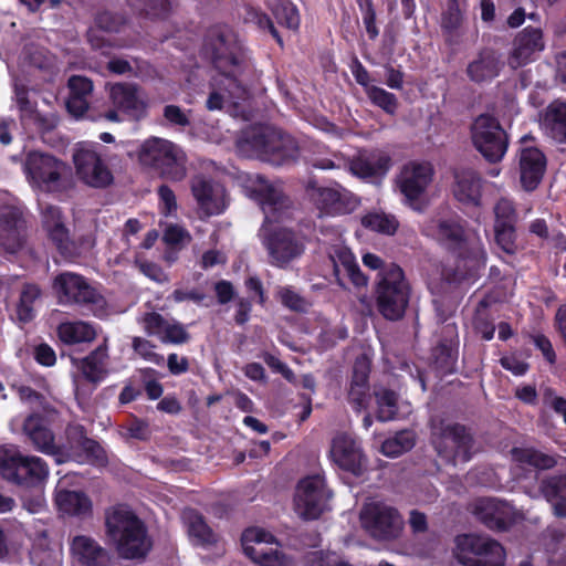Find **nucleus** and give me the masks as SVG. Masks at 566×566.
Returning a JSON list of instances; mask_svg holds the SVG:
<instances>
[{"label":"nucleus","mask_w":566,"mask_h":566,"mask_svg":"<svg viewBox=\"0 0 566 566\" xmlns=\"http://www.w3.org/2000/svg\"><path fill=\"white\" fill-rule=\"evenodd\" d=\"M242 188L249 198L261 206L264 213L260 239L268 252L269 262L279 268L287 266L304 253L305 244L301 235L280 224L291 219L294 211L281 182H271L260 175H247L242 178Z\"/></svg>","instance_id":"obj_1"},{"label":"nucleus","mask_w":566,"mask_h":566,"mask_svg":"<svg viewBox=\"0 0 566 566\" xmlns=\"http://www.w3.org/2000/svg\"><path fill=\"white\" fill-rule=\"evenodd\" d=\"M237 46L230 35L218 36L211 42V62L217 74L211 82V93L207 101L210 111L222 109L224 105H237L245 90L238 83L242 57L235 55Z\"/></svg>","instance_id":"obj_2"},{"label":"nucleus","mask_w":566,"mask_h":566,"mask_svg":"<svg viewBox=\"0 0 566 566\" xmlns=\"http://www.w3.org/2000/svg\"><path fill=\"white\" fill-rule=\"evenodd\" d=\"M238 149L243 156L258 157L273 165L287 164L298 157V147L291 136L265 125L243 130Z\"/></svg>","instance_id":"obj_3"},{"label":"nucleus","mask_w":566,"mask_h":566,"mask_svg":"<svg viewBox=\"0 0 566 566\" xmlns=\"http://www.w3.org/2000/svg\"><path fill=\"white\" fill-rule=\"evenodd\" d=\"M107 535L125 558L143 556L149 546L140 520L127 507L117 506L106 515Z\"/></svg>","instance_id":"obj_4"},{"label":"nucleus","mask_w":566,"mask_h":566,"mask_svg":"<svg viewBox=\"0 0 566 566\" xmlns=\"http://www.w3.org/2000/svg\"><path fill=\"white\" fill-rule=\"evenodd\" d=\"M0 475L10 483L25 488L43 484L49 467L36 455L23 454L13 446L0 447Z\"/></svg>","instance_id":"obj_5"},{"label":"nucleus","mask_w":566,"mask_h":566,"mask_svg":"<svg viewBox=\"0 0 566 566\" xmlns=\"http://www.w3.org/2000/svg\"><path fill=\"white\" fill-rule=\"evenodd\" d=\"M139 160L156 168L165 178L179 181L186 177V156L174 143L151 137L146 139L139 149Z\"/></svg>","instance_id":"obj_6"},{"label":"nucleus","mask_w":566,"mask_h":566,"mask_svg":"<svg viewBox=\"0 0 566 566\" xmlns=\"http://www.w3.org/2000/svg\"><path fill=\"white\" fill-rule=\"evenodd\" d=\"M67 165L43 151H30L23 161V172L30 187L42 192L57 190L67 174Z\"/></svg>","instance_id":"obj_7"},{"label":"nucleus","mask_w":566,"mask_h":566,"mask_svg":"<svg viewBox=\"0 0 566 566\" xmlns=\"http://www.w3.org/2000/svg\"><path fill=\"white\" fill-rule=\"evenodd\" d=\"M377 286V306L387 319L400 318L409 302V284L405 280L402 270L390 264L381 272Z\"/></svg>","instance_id":"obj_8"},{"label":"nucleus","mask_w":566,"mask_h":566,"mask_svg":"<svg viewBox=\"0 0 566 566\" xmlns=\"http://www.w3.org/2000/svg\"><path fill=\"white\" fill-rule=\"evenodd\" d=\"M430 163L411 160L401 166L395 178V189L403 197V203L418 209L433 180Z\"/></svg>","instance_id":"obj_9"},{"label":"nucleus","mask_w":566,"mask_h":566,"mask_svg":"<svg viewBox=\"0 0 566 566\" xmlns=\"http://www.w3.org/2000/svg\"><path fill=\"white\" fill-rule=\"evenodd\" d=\"M359 517L363 527L377 539H395L403 527V520L397 510L384 502H367Z\"/></svg>","instance_id":"obj_10"},{"label":"nucleus","mask_w":566,"mask_h":566,"mask_svg":"<svg viewBox=\"0 0 566 566\" xmlns=\"http://www.w3.org/2000/svg\"><path fill=\"white\" fill-rule=\"evenodd\" d=\"M306 193L314 206L325 216H344L355 211L359 199L339 184L322 187L310 184Z\"/></svg>","instance_id":"obj_11"},{"label":"nucleus","mask_w":566,"mask_h":566,"mask_svg":"<svg viewBox=\"0 0 566 566\" xmlns=\"http://www.w3.org/2000/svg\"><path fill=\"white\" fill-rule=\"evenodd\" d=\"M244 554L259 566H291L292 560L275 544L274 536L258 527L248 528L242 534Z\"/></svg>","instance_id":"obj_12"},{"label":"nucleus","mask_w":566,"mask_h":566,"mask_svg":"<svg viewBox=\"0 0 566 566\" xmlns=\"http://www.w3.org/2000/svg\"><path fill=\"white\" fill-rule=\"evenodd\" d=\"M329 496L321 475L306 476L296 486L294 510L304 520H315L327 509Z\"/></svg>","instance_id":"obj_13"},{"label":"nucleus","mask_w":566,"mask_h":566,"mask_svg":"<svg viewBox=\"0 0 566 566\" xmlns=\"http://www.w3.org/2000/svg\"><path fill=\"white\" fill-rule=\"evenodd\" d=\"M472 142L489 161L495 163L506 153V136L497 120L490 115L479 116L472 125Z\"/></svg>","instance_id":"obj_14"},{"label":"nucleus","mask_w":566,"mask_h":566,"mask_svg":"<svg viewBox=\"0 0 566 566\" xmlns=\"http://www.w3.org/2000/svg\"><path fill=\"white\" fill-rule=\"evenodd\" d=\"M97 145L78 143L73 154L76 174L92 187H106L113 181V175L97 153Z\"/></svg>","instance_id":"obj_15"},{"label":"nucleus","mask_w":566,"mask_h":566,"mask_svg":"<svg viewBox=\"0 0 566 566\" xmlns=\"http://www.w3.org/2000/svg\"><path fill=\"white\" fill-rule=\"evenodd\" d=\"M433 444L441 458L454 465L471 458L472 438L461 426H447L433 431Z\"/></svg>","instance_id":"obj_16"},{"label":"nucleus","mask_w":566,"mask_h":566,"mask_svg":"<svg viewBox=\"0 0 566 566\" xmlns=\"http://www.w3.org/2000/svg\"><path fill=\"white\" fill-rule=\"evenodd\" d=\"M109 98L115 109L107 112L105 117L112 122L120 120L118 112L138 119L145 115L148 106L146 94L135 84L109 85Z\"/></svg>","instance_id":"obj_17"},{"label":"nucleus","mask_w":566,"mask_h":566,"mask_svg":"<svg viewBox=\"0 0 566 566\" xmlns=\"http://www.w3.org/2000/svg\"><path fill=\"white\" fill-rule=\"evenodd\" d=\"M190 189L203 216H218L228 208L229 198L224 187L212 178L197 175L191 179Z\"/></svg>","instance_id":"obj_18"},{"label":"nucleus","mask_w":566,"mask_h":566,"mask_svg":"<svg viewBox=\"0 0 566 566\" xmlns=\"http://www.w3.org/2000/svg\"><path fill=\"white\" fill-rule=\"evenodd\" d=\"M332 461L342 470L359 475L365 468V458L359 444L347 433H337L331 446Z\"/></svg>","instance_id":"obj_19"},{"label":"nucleus","mask_w":566,"mask_h":566,"mask_svg":"<svg viewBox=\"0 0 566 566\" xmlns=\"http://www.w3.org/2000/svg\"><path fill=\"white\" fill-rule=\"evenodd\" d=\"M67 434L69 442L64 450V461L73 460L77 463H91L99 467L106 463L104 449L97 442L85 438L81 428H70Z\"/></svg>","instance_id":"obj_20"},{"label":"nucleus","mask_w":566,"mask_h":566,"mask_svg":"<svg viewBox=\"0 0 566 566\" xmlns=\"http://www.w3.org/2000/svg\"><path fill=\"white\" fill-rule=\"evenodd\" d=\"M53 290L61 304L96 302L95 290L83 276L72 272L57 275L53 282Z\"/></svg>","instance_id":"obj_21"},{"label":"nucleus","mask_w":566,"mask_h":566,"mask_svg":"<svg viewBox=\"0 0 566 566\" xmlns=\"http://www.w3.org/2000/svg\"><path fill=\"white\" fill-rule=\"evenodd\" d=\"M69 476L61 479L55 489L54 502L59 513L63 516L85 518L92 514L93 503L83 491L70 490Z\"/></svg>","instance_id":"obj_22"},{"label":"nucleus","mask_w":566,"mask_h":566,"mask_svg":"<svg viewBox=\"0 0 566 566\" xmlns=\"http://www.w3.org/2000/svg\"><path fill=\"white\" fill-rule=\"evenodd\" d=\"M545 48L543 33L538 28L527 27L514 39L513 48L507 59L512 69H518L535 60Z\"/></svg>","instance_id":"obj_23"},{"label":"nucleus","mask_w":566,"mask_h":566,"mask_svg":"<svg viewBox=\"0 0 566 566\" xmlns=\"http://www.w3.org/2000/svg\"><path fill=\"white\" fill-rule=\"evenodd\" d=\"M23 431L32 441L36 450L54 455L56 462H64V450L67 444L55 443L54 436L46 427L45 420L36 415L28 417L23 424Z\"/></svg>","instance_id":"obj_24"},{"label":"nucleus","mask_w":566,"mask_h":566,"mask_svg":"<svg viewBox=\"0 0 566 566\" xmlns=\"http://www.w3.org/2000/svg\"><path fill=\"white\" fill-rule=\"evenodd\" d=\"M328 255L334 264V272L339 285L345 286V277H348L357 289L367 285V277L360 271L354 254L347 247L340 243L332 245Z\"/></svg>","instance_id":"obj_25"},{"label":"nucleus","mask_w":566,"mask_h":566,"mask_svg":"<svg viewBox=\"0 0 566 566\" xmlns=\"http://www.w3.org/2000/svg\"><path fill=\"white\" fill-rule=\"evenodd\" d=\"M73 566H108L111 556L99 543L86 535H77L71 543Z\"/></svg>","instance_id":"obj_26"},{"label":"nucleus","mask_w":566,"mask_h":566,"mask_svg":"<svg viewBox=\"0 0 566 566\" xmlns=\"http://www.w3.org/2000/svg\"><path fill=\"white\" fill-rule=\"evenodd\" d=\"M24 241V220L19 209L6 207L0 212V245L10 253L17 252Z\"/></svg>","instance_id":"obj_27"},{"label":"nucleus","mask_w":566,"mask_h":566,"mask_svg":"<svg viewBox=\"0 0 566 566\" xmlns=\"http://www.w3.org/2000/svg\"><path fill=\"white\" fill-rule=\"evenodd\" d=\"M452 193L464 206L478 207L482 197V179L480 175L470 168L454 171Z\"/></svg>","instance_id":"obj_28"},{"label":"nucleus","mask_w":566,"mask_h":566,"mask_svg":"<svg viewBox=\"0 0 566 566\" xmlns=\"http://www.w3.org/2000/svg\"><path fill=\"white\" fill-rule=\"evenodd\" d=\"M545 168L546 158L538 148H523L520 154V180L523 189L534 190L541 182Z\"/></svg>","instance_id":"obj_29"},{"label":"nucleus","mask_w":566,"mask_h":566,"mask_svg":"<svg viewBox=\"0 0 566 566\" xmlns=\"http://www.w3.org/2000/svg\"><path fill=\"white\" fill-rule=\"evenodd\" d=\"M474 514L488 527L503 530L513 521V507L496 499H480L474 505Z\"/></svg>","instance_id":"obj_30"},{"label":"nucleus","mask_w":566,"mask_h":566,"mask_svg":"<svg viewBox=\"0 0 566 566\" xmlns=\"http://www.w3.org/2000/svg\"><path fill=\"white\" fill-rule=\"evenodd\" d=\"M390 166L391 159L384 151L363 153L347 161L350 172L361 179L384 177Z\"/></svg>","instance_id":"obj_31"},{"label":"nucleus","mask_w":566,"mask_h":566,"mask_svg":"<svg viewBox=\"0 0 566 566\" xmlns=\"http://www.w3.org/2000/svg\"><path fill=\"white\" fill-rule=\"evenodd\" d=\"M14 99L21 113L22 120L35 125L40 129H51L57 124V116L54 112L42 113L29 98V92L23 84L14 83Z\"/></svg>","instance_id":"obj_32"},{"label":"nucleus","mask_w":566,"mask_h":566,"mask_svg":"<svg viewBox=\"0 0 566 566\" xmlns=\"http://www.w3.org/2000/svg\"><path fill=\"white\" fill-rule=\"evenodd\" d=\"M368 375L369 360L366 357L357 358L348 389V401L358 411L366 409L370 400Z\"/></svg>","instance_id":"obj_33"},{"label":"nucleus","mask_w":566,"mask_h":566,"mask_svg":"<svg viewBox=\"0 0 566 566\" xmlns=\"http://www.w3.org/2000/svg\"><path fill=\"white\" fill-rule=\"evenodd\" d=\"M182 523L187 531L189 541L203 548L217 546L218 535L206 523L203 516L192 509L182 512Z\"/></svg>","instance_id":"obj_34"},{"label":"nucleus","mask_w":566,"mask_h":566,"mask_svg":"<svg viewBox=\"0 0 566 566\" xmlns=\"http://www.w3.org/2000/svg\"><path fill=\"white\" fill-rule=\"evenodd\" d=\"M503 67L500 54L493 50H483L472 60L467 69V74L475 83L489 82L495 78Z\"/></svg>","instance_id":"obj_35"},{"label":"nucleus","mask_w":566,"mask_h":566,"mask_svg":"<svg viewBox=\"0 0 566 566\" xmlns=\"http://www.w3.org/2000/svg\"><path fill=\"white\" fill-rule=\"evenodd\" d=\"M124 21L120 17L111 12L98 14L95 27L88 31V41L94 49H103L111 43V33L118 32Z\"/></svg>","instance_id":"obj_36"},{"label":"nucleus","mask_w":566,"mask_h":566,"mask_svg":"<svg viewBox=\"0 0 566 566\" xmlns=\"http://www.w3.org/2000/svg\"><path fill=\"white\" fill-rule=\"evenodd\" d=\"M42 223L51 240L63 253H70L69 231L64 226L60 210L48 206L42 211Z\"/></svg>","instance_id":"obj_37"},{"label":"nucleus","mask_w":566,"mask_h":566,"mask_svg":"<svg viewBox=\"0 0 566 566\" xmlns=\"http://www.w3.org/2000/svg\"><path fill=\"white\" fill-rule=\"evenodd\" d=\"M542 126L554 139L566 143V104L555 101L545 111Z\"/></svg>","instance_id":"obj_38"},{"label":"nucleus","mask_w":566,"mask_h":566,"mask_svg":"<svg viewBox=\"0 0 566 566\" xmlns=\"http://www.w3.org/2000/svg\"><path fill=\"white\" fill-rule=\"evenodd\" d=\"M541 492L552 504L554 514L566 517V475L554 476L542 482Z\"/></svg>","instance_id":"obj_39"},{"label":"nucleus","mask_w":566,"mask_h":566,"mask_svg":"<svg viewBox=\"0 0 566 566\" xmlns=\"http://www.w3.org/2000/svg\"><path fill=\"white\" fill-rule=\"evenodd\" d=\"M482 535L463 534L454 538L452 556L463 566H474Z\"/></svg>","instance_id":"obj_40"},{"label":"nucleus","mask_w":566,"mask_h":566,"mask_svg":"<svg viewBox=\"0 0 566 566\" xmlns=\"http://www.w3.org/2000/svg\"><path fill=\"white\" fill-rule=\"evenodd\" d=\"M60 339L65 344L92 342L96 336L95 328L86 322L62 323L57 329Z\"/></svg>","instance_id":"obj_41"},{"label":"nucleus","mask_w":566,"mask_h":566,"mask_svg":"<svg viewBox=\"0 0 566 566\" xmlns=\"http://www.w3.org/2000/svg\"><path fill=\"white\" fill-rule=\"evenodd\" d=\"M481 549L478 551L474 566H503L506 554L503 546L495 539L483 536L481 538Z\"/></svg>","instance_id":"obj_42"},{"label":"nucleus","mask_w":566,"mask_h":566,"mask_svg":"<svg viewBox=\"0 0 566 566\" xmlns=\"http://www.w3.org/2000/svg\"><path fill=\"white\" fill-rule=\"evenodd\" d=\"M428 234L450 247H457L462 242L463 228L454 219L440 220L428 229Z\"/></svg>","instance_id":"obj_43"},{"label":"nucleus","mask_w":566,"mask_h":566,"mask_svg":"<svg viewBox=\"0 0 566 566\" xmlns=\"http://www.w3.org/2000/svg\"><path fill=\"white\" fill-rule=\"evenodd\" d=\"M513 462L524 468L526 465L534 469H549L555 464V460L532 448H514L511 451Z\"/></svg>","instance_id":"obj_44"},{"label":"nucleus","mask_w":566,"mask_h":566,"mask_svg":"<svg viewBox=\"0 0 566 566\" xmlns=\"http://www.w3.org/2000/svg\"><path fill=\"white\" fill-rule=\"evenodd\" d=\"M107 347L99 346L82 363V373L91 381H99L106 374Z\"/></svg>","instance_id":"obj_45"},{"label":"nucleus","mask_w":566,"mask_h":566,"mask_svg":"<svg viewBox=\"0 0 566 566\" xmlns=\"http://www.w3.org/2000/svg\"><path fill=\"white\" fill-rule=\"evenodd\" d=\"M361 224L367 229L387 235L394 234L399 226L395 216L382 211H373L365 214L361 218Z\"/></svg>","instance_id":"obj_46"},{"label":"nucleus","mask_w":566,"mask_h":566,"mask_svg":"<svg viewBox=\"0 0 566 566\" xmlns=\"http://www.w3.org/2000/svg\"><path fill=\"white\" fill-rule=\"evenodd\" d=\"M416 437L410 430H402L386 439L380 448L384 455L395 458L409 451L415 446Z\"/></svg>","instance_id":"obj_47"},{"label":"nucleus","mask_w":566,"mask_h":566,"mask_svg":"<svg viewBox=\"0 0 566 566\" xmlns=\"http://www.w3.org/2000/svg\"><path fill=\"white\" fill-rule=\"evenodd\" d=\"M377 418L380 421L392 420L399 412L398 399L394 391L381 388L375 390Z\"/></svg>","instance_id":"obj_48"},{"label":"nucleus","mask_w":566,"mask_h":566,"mask_svg":"<svg viewBox=\"0 0 566 566\" xmlns=\"http://www.w3.org/2000/svg\"><path fill=\"white\" fill-rule=\"evenodd\" d=\"M39 296L40 290L36 285L28 284L23 287L15 311L20 322L25 323L34 317V302Z\"/></svg>","instance_id":"obj_49"},{"label":"nucleus","mask_w":566,"mask_h":566,"mask_svg":"<svg viewBox=\"0 0 566 566\" xmlns=\"http://www.w3.org/2000/svg\"><path fill=\"white\" fill-rule=\"evenodd\" d=\"M276 21L290 30H296L300 25V15L296 7L290 1H280L273 8Z\"/></svg>","instance_id":"obj_50"},{"label":"nucleus","mask_w":566,"mask_h":566,"mask_svg":"<svg viewBox=\"0 0 566 566\" xmlns=\"http://www.w3.org/2000/svg\"><path fill=\"white\" fill-rule=\"evenodd\" d=\"M163 239L166 244L181 249L191 241L190 232L178 223L166 224L163 233Z\"/></svg>","instance_id":"obj_51"},{"label":"nucleus","mask_w":566,"mask_h":566,"mask_svg":"<svg viewBox=\"0 0 566 566\" xmlns=\"http://www.w3.org/2000/svg\"><path fill=\"white\" fill-rule=\"evenodd\" d=\"M367 96L369 99L388 114H394L397 109V98L394 94L378 86H367Z\"/></svg>","instance_id":"obj_52"},{"label":"nucleus","mask_w":566,"mask_h":566,"mask_svg":"<svg viewBox=\"0 0 566 566\" xmlns=\"http://www.w3.org/2000/svg\"><path fill=\"white\" fill-rule=\"evenodd\" d=\"M465 252L462 254L465 263H470V270H475L485 264L486 254L483 245L479 239L473 240L471 243H464Z\"/></svg>","instance_id":"obj_53"},{"label":"nucleus","mask_w":566,"mask_h":566,"mask_svg":"<svg viewBox=\"0 0 566 566\" xmlns=\"http://www.w3.org/2000/svg\"><path fill=\"white\" fill-rule=\"evenodd\" d=\"M495 240L497 245L506 253L512 254L516 251L515 234L513 226H495Z\"/></svg>","instance_id":"obj_54"},{"label":"nucleus","mask_w":566,"mask_h":566,"mask_svg":"<svg viewBox=\"0 0 566 566\" xmlns=\"http://www.w3.org/2000/svg\"><path fill=\"white\" fill-rule=\"evenodd\" d=\"M139 323L149 336H156L160 339L168 319L157 313H147L139 319Z\"/></svg>","instance_id":"obj_55"},{"label":"nucleus","mask_w":566,"mask_h":566,"mask_svg":"<svg viewBox=\"0 0 566 566\" xmlns=\"http://www.w3.org/2000/svg\"><path fill=\"white\" fill-rule=\"evenodd\" d=\"M494 214H495V226H513V222L515 220V209L511 200L506 198H501L495 207H494Z\"/></svg>","instance_id":"obj_56"},{"label":"nucleus","mask_w":566,"mask_h":566,"mask_svg":"<svg viewBox=\"0 0 566 566\" xmlns=\"http://www.w3.org/2000/svg\"><path fill=\"white\" fill-rule=\"evenodd\" d=\"M308 566H349L334 552H312L307 555Z\"/></svg>","instance_id":"obj_57"},{"label":"nucleus","mask_w":566,"mask_h":566,"mask_svg":"<svg viewBox=\"0 0 566 566\" xmlns=\"http://www.w3.org/2000/svg\"><path fill=\"white\" fill-rule=\"evenodd\" d=\"M133 347L135 352L146 360L157 365L164 363V357L154 352V346L147 339L134 337Z\"/></svg>","instance_id":"obj_58"},{"label":"nucleus","mask_w":566,"mask_h":566,"mask_svg":"<svg viewBox=\"0 0 566 566\" xmlns=\"http://www.w3.org/2000/svg\"><path fill=\"white\" fill-rule=\"evenodd\" d=\"M188 334L184 326L177 322L168 321L160 338L164 343L181 344L187 342Z\"/></svg>","instance_id":"obj_59"},{"label":"nucleus","mask_w":566,"mask_h":566,"mask_svg":"<svg viewBox=\"0 0 566 566\" xmlns=\"http://www.w3.org/2000/svg\"><path fill=\"white\" fill-rule=\"evenodd\" d=\"M159 196V208L164 216H175L177 212V200L176 196L170 188L161 186L158 189Z\"/></svg>","instance_id":"obj_60"},{"label":"nucleus","mask_w":566,"mask_h":566,"mask_svg":"<svg viewBox=\"0 0 566 566\" xmlns=\"http://www.w3.org/2000/svg\"><path fill=\"white\" fill-rule=\"evenodd\" d=\"M277 294L282 304L293 311H305L307 307V303L290 287H281Z\"/></svg>","instance_id":"obj_61"},{"label":"nucleus","mask_w":566,"mask_h":566,"mask_svg":"<svg viewBox=\"0 0 566 566\" xmlns=\"http://www.w3.org/2000/svg\"><path fill=\"white\" fill-rule=\"evenodd\" d=\"M67 86L70 95H80L88 97L93 91V83L91 80L80 75H73L69 78Z\"/></svg>","instance_id":"obj_62"},{"label":"nucleus","mask_w":566,"mask_h":566,"mask_svg":"<svg viewBox=\"0 0 566 566\" xmlns=\"http://www.w3.org/2000/svg\"><path fill=\"white\" fill-rule=\"evenodd\" d=\"M136 264L139 271L150 280L158 283L168 282V275L163 271V269L159 265L153 262L140 261H136Z\"/></svg>","instance_id":"obj_63"},{"label":"nucleus","mask_w":566,"mask_h":566,"mask_svg":"<svg viewBox=\"0 0 566 566\" xmlns=\"http://www.w3.org/2000/svg\"><path fill=\"white\" fill-rule=\"evenodd\" d=\"M66 108L75 118L82 117L88 109L87 97L70 95L66 101Z\"/></svg>","instance_id":"obj_64"}]
</instances>
